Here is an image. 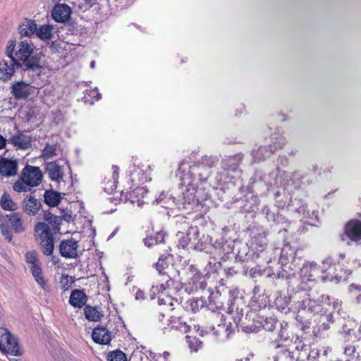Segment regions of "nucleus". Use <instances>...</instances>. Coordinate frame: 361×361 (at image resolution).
Masks as SVG:
<instances>
[{
    "label": "nucleus",
    "instance_id": "f257e3e1",
    "mask_svg": "<svg viewBox=\"0 0 361 361\" xmlns=\"http://www.w3.org/2000/svg\"><path fill=\"white\" fill-rule=\"evenodd\" d=\"M32 47V44L27 40L22 41L18 44V50L16 51V58H15L17 62L16 66L32 71L41 68L40 59L33 54Z\"/></svg>",
    "mask_w": 361,
    "mask_h": 361
},
{
    "label": "nucleus",
    "instance_id": "f03ea898",
    "mask_svg": "<svg viewBox=\"0 0 361 361\" xmlns=\"http://www.w3.org/2000/svg\"><path fill=\"white\" fill-rule=\"evenodd\" d=\"M42 173L39 167L27 166L21 174L20 178L13 185V190L17 192H27L31 188L37 186L42 181Z\"/></svg>",
    "mask_w": 361,
    "mask_h": 361
},
{
    "label": "nucleus",
    "instance_id": "7ed1b4c3",
    "mask_svg": "<svg viewBox=\"0 0 361 361\" xmlns=\"http://www.w3.org/2000/svg\"><path fill=\"white\" fill-rule=\"evenodd\" d=\"M329 259H326L322 263V267L321 268L318 267L317 264H312L303 267L302 271H310V274L309 276V281H314L316 279L314 278L315 275L319 271L322 273V275L319 276L321 280L323 282L327 281H334L335 280L336 282L339 281L338 276L335 274V265H330Z\"/></svg>",
    "mask_w": 361,
    "mask_h": 361
},
{
    "label": "nucleus",
    "instance_id": "20e7f679",
    "mask_svg": "<svg viewBox=\"0 0 361 361\" xmlns=\"http://www.w3.org/2000/svg\"><path fill=\"white\" fill-rule=\"evenodd\" d=\"M0 350L13 356L23 353L18 338L4 328H0Z\"/></svg>",
    "mask_w": 361,
    "mask_h": 361
},
{
    "label": "nucleus",
    "instance_id": "39448f33",
    "mask_svg": "<svg viewBox=\"0 0 361 361\" xmlns=\"http://www.w3.org/2000/svg\"><path fill=\"white\" fill-rule=\"evenodd\" d=\"M33 90L34 87L24 81L16 82L11 87V92L17 99H25Z\"/></svg>",
    "mask_w": 361,
    "mask_h": 361
},
{
    "label": "nucleus",
    "instance_id": "423d86ee",
    "mask_svg": "<svg viewBox=\"0 0 361 361\" xmlns=\"http://www.w3.org/2000/svg\"><path fill=\"white\" fill-rule=\"evenodd\" d=\"M71 14V8L66 4H57L51 12L53 19L58 23L67 22Z\"/></svg>",
    "mask_w": 361,
    "mask_h": 361
},
{
    "label": "nucleus",
    "instance_id": "0eeeda50",
    "mask_svg": "<svg viewBox=\"0 0 361 361\" xmlns=\"http://www.w3.org/2000/svg\"><path fill=\"white\" fill-rule=\"evenodd\" d=\"M17 63L15 59H0V81L9 80L15 73V66Z\"/></svg>",
    "mask_w": 361,
    "mask_h": 361
},
{
    "label": "nucleus",
    "instance_id": "6e6552de",
    "mask_svg": "<svg viewBox=\"0 0 361 361\" xmlns=\"http://www.w3.org/2000/svg\"><path fill=\"white\" fill-rule=\"evenodd\" d=\"M78 243L73 239L63 240L59 246L60 254L66 258H75L78 255Z\"/></svg>",
    "mask_w": 361,
    "mask_h": 361
},
{
    "label": "nucleus",
    "instance_id": "1a4fd4ad",
    "mask_svg": "<svg viewBox=\"0 0 361 361\" xmlns=\"http://www.w3.org/2000/svg\"><path fill=\"white\" fill-rule=\"evenodd\" d=\"M345 233L353 241L361 240V221L357 219L349 221L345 226Z\"/></svg>",
    "mask_w": 361,
    "mask_h": 361
},
{
    "label": "nucleus",
    "instance_id": "9d476101",
    "mask_svg": "<svg viewBox=\"0 0 361 361\" xmlns=\"http://www.w3.org/2000/svg\"><path fill=\"white\" fill-rule=\"evenodd\" d=\"M18 162L16 160L2 158L0 159V174L3 176H13L17 173Z\"/></svg>",
    "mask_w": 361,
    "mask_h": 361
},
{
    "label": "nucleus",
    "instance_id": "9b49d317",
    "mask_svg": "<svg viewBox=\"0 0 361 361\" xmlns=\"http://www.w3.org/2000/svg\"><path fill=\"white\" fill-rule=\"evenodd\" d=\"M31 137L20 131L12 135L8 142L20 149H27L31 146Z\"/></svg>",
    "mask_w": 361,
    "mask_h": 361
},
{
    "label": "nucleus",
    "instance_id": "f8f14e48",
    "mask_svg": "<svg viewBox=\"0 0 361 361\" xmlns=\"http://www.w3.org/2000/svg\"><path fill=\"white\" fill-rule=\"evenodd\" d=\"M41 207V202L32 195H27L23 202V209L29 215H35Z\"/></svg>",
    "mask_w": 361,
    "mask_h": 361
},
{
    "label": "nucleus",
    "instance_id": "ddd939ff",
    "mask_svg": "<svg viewBox=\"0 0 361 361\" xmlns=\"http://www.w3.org/2000/svg\"><path fill=\"white\" fill-rule=\"evenodd\" d=\"M92 338L95 343L103 345L109 344L111 340L110 332L104 327L94 328Z\"/></svg>",
    "mask_w": 361,
    "mask_h": 361
},
{
    "label": "nucleus",
    "instance_id": "4468645a",
    "mask_svg": "<svg viewBox=\"0 0 361 361\" xmlns=\"http://www.w3.org/2000/svg\"><path fill=\"white\" fill-rule=\"evenodd\" d=\"M35 232L37 234V240L39 243L53 238L49 226L42 222L36 224Z\"/></svg>",
    "mask_w": 361,
    "mask_h": 361
},
{
    "label": "nucleus",
    "instance_id": "2eb2a0df",
    "mask_svg": "<svg viewBox=\"0 0 361 361\" xmlns=\"http://www.w3.org/2000/svg\"><path fill=\"white\" fill-rule=\"evenodd\" d=\"M46 169L51 180L58 183L63 180V169L55 162L48 163Z\"/></svg>",
    "mask_w": 361,
    "mask_h": 361
},
{
    "label": "nucleus",
    "instance_id": "dca6fc26",
    "mask_svg": "<svg viewBox=\"0 0 361 361\" xmlns=\"http://www.w3.org/2000/svg\"><path fill=\"white\" fill-rule=\"evenodd\" d=\"M0 231L1 235L8 242L13 239V232L8 215H0Z\"/></svg>",
    "mask_w": 361,
    "mask_h": 361
},
{
    "label": "nucleus",
    "instance_id": "f3484780",
    "mask_svg": "<svg viewBox=\"0 0 361 361\" xmlns=\"http://www.w3.org/2000/svg\"><path fill=\"white\" fill-rule=\"evenodd\" d=\"M37 31L35 20L25 18L19 25V32L22 37H30Z\"/></svg>",
    "mask_w": 361,
    "mask_h": 361
},
{
    "label": "nucleus",
    "instance_id": "a211bd4d",
    "mask_svg": "<svg viewBox=\"0 0 361 361\" xmlns=\"http://www.w3.org/2000/svg\"><path fill=\"white\" fill-rule=\"evenodd\" d=\"M87 297L83 290H74L72 291L69 302L75 307H82L87 302Z\"/></svg>",
    "mask_w": 361,
    "mask_h": 361
},
{
    "label": "nucleus",
    "instance_id": "6ab92c4d",
    "mask_svg": "<svg viewBox=\"0 0 361 361\" xmlns=\"http://www.w3.org/2000/svg\"><path fill=\"white\" fill-rule=\"evenodd\" d=\"M44 202L50 206H57L61 200V193L53 190H46L44 195Z\"/></svg>",
    "mask_w": 361,
    "mask_h": 361
},
{
    "label": "nucleus",
    "instance_id": "aec40b11",
    "mask_svg": "<svg viewBox=\"0 0 361 361\" xmlns=\"http://www.w3.org/2000/svg\"><path fill=\"white\" fill-rule=\"evenodd\" d=\"M11 229L16 233H22L25 231L21 215L19 213H13L8 215Z\"/></svg>",
    "mask_w": 361,
    "mask_h": 361
},
{
    "label": "nucleus",
    "instance_id": "412c9836",
    "mask_svg": "<svg viewBox=\"0 0 361 361\" xmlns=\"http://www.w3.org/2000/svg\"><path fill=\"white\" fill-rule=\"evenodd\" d=\"M53 26L50 25H42L39 28L37 27L36 35L43 41H47L51 39L53 34Z\"/></svg>",
    "mask_w": 361,
    "mask_h": 361
},
{
    "label": "nucleus",
    "instance_id": "4be33fe9",
    "mask_svg": "<svg viewBox=\"0 0 361 361\" xmlns=\"http://www.w3.org/2000/svg\"><path fill=\"white\" fill-rule=\"evenodd\" d=\"M0 205L3 209L8 211H15L18 208L16 203L13 201L10 195L6 192L1 197Z\"/></svg>",
    "mask_w": 361,
    "mask_h": 361
},
{
    "label": "nucleus",
    "instance_id": "5701e85b",
    "mask_svg": "<svg viewBox=\"0 0 361 361\" xmlns=\"http://www.w3.org/2000/svg\"><path fill=\"white\" fill-rule=\"evenodd\" d=\"M85 318L89 321L97 322L100 319L102 314L94 307L86 306L84 308Z\"/></svg>",
    "mask_w": 361,
    "mask_h": 361
},
{
    "label": "nucleus",
    "instance_id": "b1692460",
    "mask_svg": "<svg viewBox=\"0 0 361 361\" xmlns=\"http://www.w3.org/2000/svg\"><path fill=\"white\" fill-rule=\"evenodd\" d=\"M30 270L37 283L44 288L46 286V282L42 276L40 267L39 265H32Z\"/></svg>",
    "mask_w": 361,
    "mask_h": 361
},
{
    "label": "nucleus",
    "instance_id": "393cba45",
    "mask_svg": "<svg viewBox=\"0 0 361 361\" xmlns=\"http://www.w3.org/2000/svg\"><path fill=\"white\" fill-rule=\"evenodd\" d=\"M218 159L216 157L214 156H204L201 158V159L197 163L198 166H206L208 168H212L217 163Z\"/></svg>",
    "mask_w": 361,
    "mask_h": 361
},
{
    "label": "nucleus",
    "instance_id": "a878e982",
    "mask_svg": "<svg viewBox=\"0 0 361 361\" xmlns=\"http://www.w3.org/2000/svg\"><path fill=\"white\" fill-rule=\"evenodd\" d=\"M44 220L49 222L54 228L59 229V225L61 223L62 219L59 216H55L53 214L49 212L44 214Z\"/></svg>",
    "mask_w": 361,
    "mask_h": 361
},
{
    "label": "nucleus",
    "instance_id": "bb28decb",
    "mask_svg": "<svg viewBox=\"0 0 361 361\" xmlns=\"http://www.w3.org/2000/svg\"><path fill=\"white\" fill-rule=\"evenodd\" d=\"M108 361H127L125 353L120 350L109 352L107 355Z\"/></svg>",
    "mask_w": 361,
    "mask_h": 361
},
{
    "label": "nucleus",
    "instance_id": "cd10ccee",
    "mask_svg": "<svg viewBox=\"0 0 361 361\" xmlns=\"http://www.w3.org/2000/svg\"><path fill=\"white\" fill-rule=\"evenodd\" d=\"M42 252L46 255H51L54 251V239L39 243Z\"/></svg>",
    "mask_w": 361,
    "mask_h": 361
},
{
    "label": "nucleus",
    "instance_id": "c85d7f7f",
    "mask_svg": "<svg viewBox=\"0 0 361 361\" xmlns=\"http://www.w3.org/2000/svg\"><path fill=\"white\" fill-rule=\"evenodd\" d=\"M186 338L188 340L189 347L192 350L197 351L199 349L202 348V342L199 338L190 336H186Z\"/></svg>",
    "mask_w": 361,
    "mask_h": 361
},
{
    "label": "nucleus",
    "instance_id": "c756f323",
    "mask_svg": "<svg viewBox=\"0 0 361 361\" xmlns=\"http://www.w3.org/2000/svg\"><path fill=\"white\" fill-rule=\"evenodd\" d=\"M56 155V147L55 145H47L42 152L44 159H50Z\"/></svg>",
    "mask_w": 361,
    "mask_h": 361
},
{
    "label": "nucleus",
    "instance_id": "7c9ffc66",
    "mask_svg": "<svg viewBox=\"0 0 361 361\" xmlns=\"http://www.w3.org/2000/svg\"><path fill=\"white\" fill-rule=\"evenodd\" d=\"M16 46V42L14 39H10L6 45V55L9 58V60L15 59L13 52Z\"/></svg>",
    "mask_w": 361,
    "mask_h": 361
},
{
    "label": "nucleus",
    "instance_id": "2f4dec72",
    "mask_svg": "<svg viewBox=\"0 0 361 361\" xmlns=\"http://www.w3.org/2000/svg\"><path fill=\"white\" fill-rule=\"evenodd\" d=\"M113 180L110 181V185L108 188L107 186L104 187V189L106 190H112L116 187L117 178L118 176V167L116 166H113Z\"/></svg>",
    "mask_w": 361,
    "mask_h": 361
},
{
    "label": "nucleus",
    "instance_id": "473e14b6",
    "mask_svg": "<svg viewBox=\"0 0 361 361\" xmlns=\"http://www.w3.org/2000/svg\"><path fill=\"white\" fill-rule=\"evenodd\" d=\"M27 262L32 265H39L37 254L34 251L27 252L25 255Z\"/></svg>",
    "mask_w": 361,
    "mask_h": 361
},
{
    "label": "nucleus",
    "instance_id": "72a5a7b5",
    "mask_svg": "<svg viewBox=\"0 0 361 361\" xmlns=\"http://www.w3.org/2000/svg\"><path fill=\"white\" fill-rule=\"evenodd\" d=\"M361 293V290L354 284L349 286V294L352 299H355L359 293Z\"/></svg>",
    "mask_w": 361,
    "mask_h": 361
},
{
    "label": "nucleus",
    "instance_id": "f704fd0d",
    "mask_svg": "<svg viewBox=\"0 0 361 361\" xmlns=\"http://www.w3.org/2000/svg\"><path fill=\"white\" fill-rule=\"evenodd\" d=\"M302 305H304V308H308V310L311 312L315 311V307H317L315 305V302L311 300L310 299L305 300L302 301Z\"/></svg>",
    "mask_w": 361,
    "mask_h": 361
},
{
    "label": "nucleus",
    "instance_id": "c9c22d12",
    "mask_svg": "<svg viewBox=\"0 0 361 361\" xmlns=\"http://www.w3.org/2000/svg\"><path fill=\"white\" fill-rule=\"evenodd\" d=\"M70 281H71V278H70L68 275H63L61 280L60 281V283L61 284L62 286L61 288L68 289V286H66V285H68V283Z\"/></svg>",
    "mask_w": 361,
    "mask_h": 361
},
{
    "label": "nucleus",
    "instance_id": "e433bc0d",
    "mask_svg": "<svg viewBox=\"0 0 361 361\" xmlns=\"http://www.w3.org/2000/svg\"><path fill=\"white\" fill-rule=\"evenodd\" d=\"M185 165V162L184 161H181L179 164V168L178 169V173L180 174V178H182L185 175V171H187V168L184 167Z\"/></svg>",
    "mask_w": 361,
    "mask_h": 361
},
{
    "label": "nucleus",
    "instance_id": "4c0bfd02",
    "mask_svg": "<svg viewBox=\"0 0 361 361\" xmlns=\"http://www.w3.org/2000/svg\"><path fill=\"white\" fill-rule=\"evenodd\" d=\"M160 266H162V259L161 257L159 259V261L156 264V268L159 271V273L161 274L162 271L159 269Z\"/></svg>",
    "mask_w": 361,
    "mask_h": 361
},
{
    "label": "nucleus",
    "instance_id": "58836bf2",
    "mask_svg": "<svg viewBox=\"0 0 361 361\" xmlns=\"http://www.w3.org/2000/svg\"><path fill=\"white\" fill-rule=\"evenodd\" d=\"M6 140L4 138L2 135H0V149L5 147Z\"/></svg>",
    "mask_w": 361,
    "mask_h": 361
},
{
    "label": "nucleus",
    "instance_id": "ea45409f",
    "mask_svg": "<svg viewBox=\"0 0 361 361\" xmlns=\"http://www.w3.org/2000/svg\"><path fill=\"white\" fill-rule=\"evenodd\" d=\"M85 3L90 6H92L97 2V0H85Z\"/></svg>",
    "mask_w": 361,
    "mask_h": 361
},
{
    "label": "nucleus",
    "instance_id": "a19ab883",
    "mask_svg": "<svg viewBox=\"0 0 361 361\" xmlns=\"http://www.w3.org/2000/svg\"><path fill=\"white\" fill-rule=\"evenodd\" d=\"M121 195V199L123 198V200L125 201H127L128 200H130V198L128 197L127 192H122Z\"/></svg>",
    "mask_w": 361,
    "mask_h": 361
},
{
    "label": "nucleus",
    "instance_id": "79ce46f5",
    "mask_svg": "<svg viewBox=\"0 0 361 361\" xmlns=\"http://www.w3.org/2000/svg\"><path fill=\"white\" fill-rule=\"evenodd\" d=\"M355 300L357 303L361 302V293L355 298Z\"/></svg>",
    "mask_w": 361,
    "mask_h": 361
},
{
    "label": "nucleus",
    "instance_id": "37998d69",
    "mask_svg": "<svg viewBox=\"0 0 361 361\" xmlns=\"http://www.w3.org/2000/svg\"><path fill=\"white\" fill-rule=\"evenodd\" d=\"M189 232L190 233L193 232L194 234H196L197 233V228H190L189 230Z\"/></svg>",
    "mask_w": 361,
    "mask_h": 361
},
{
    "label": "nucleus",
    "instance_id": "c03bdc74",
    "mask_svg": "<svg viewBox=\"0 0 361 361\" xmlns=\"http://www.w3.org/2000/svg\"><path fill=\"white\" fill-rule=\"evenodd\" d=\"M149 240H152H152H153V239H152V238L146 239V240H145V245H147L148 246H150L152 243H150V241H149Z\"/></svg>",
    "mask_w": 361,
    "mask_h": 361
},
{
    "label": "nucleus",
    "instance_id": "a18cd8bd",
    "mask_svg": "<svg viewBox=\"0 0 361 361\" xmlns=\"http://www.w3.org/2000/svg\"><path fill=\"white\" fill-rule=\"evenodd\" d=\"M169 356V353L168 352H164V353H163V357H164V359H165V360H166Z\"/></svg>",
    "mask_w": 361,
    "mask_h": 361
},
{
    "label": "nucleus",
    "instance_id": "49530a36",
    "mask_svg": "<svg viewBox=\"0 0 361 361\" xmlns=\"http://www.w3.org/2000/svg\"><path fill=\"white\" fill-rule=\"evenodd\" d=\"M166 301L164 298L159 299V305H161L162 304V302H164V304L166 305Z\"/></svg>",
    "mask_w": 361,
    "mask_h": 361
},
{
    "label": "nucleus",
    "instance_id": "de8ad7c7",
    "mask_svg": "<svg viewBox=\"0 0 361 361\" xmlns=\"http://www.w3.org/2000/svg\"><path fill=\"white\" fill-rule=\"evenodd\" d=\"M159 316H158V318H159V319H161V317H164V314L161 312H159Z\"/></svg>",
    "mask_w": 361,
    "mask_h": 361
},
{
    "label": "nucleus",
    "instance_id": "09e8293b",
    "mask_svg": "<svg viewBox=\"0 0 361 361\" xmlns=\"http://www.w3.org/2000/svg\"><path fill=\"white\" fill-rule=\"evenodd\" d=\"M181 244H182V246L184 247L187 245V241L185 240H183Z\"/></svg>",
    "mask_w": 361,
    "mask_h": 361
},
{
    "label": "nucleus",
    "instance_id": "8fccbe9b",
    "mask_svg": "<svg viewBox=\"0 0 361 361\" xmlns=\"http://www.w3.org/2000/svg\"><path fill=\"white\" fill-rule=\"evenodd\" d=\"M200 276H201V274H199V273H197V274H196L194 276V277H195L196 279H198L200 277Z\"/></svg>",
    "mask_w": 361,
    "mask_h": 361
},
{
    "label": "nucleus",
    "instance_id": "3c124183",
    "mask_svg": "<svg viewBox=\"0 0 361 361\" xmlns=\"http://www.w3.org/2000/svg\"><path fill=\"white\" fill-rule=\"evenodd\" d=\"M94 64H95V62L94 61H92L91 62V67L94 68Z\"/></svg>",
    "mask_w": 361,
    "mask_h": 361
},
{
    "label": "nucleus",
    "instance_id": "603ef678",
    "mask_svg": "<svg viewBox=\"0 0 361 361\" xmlns=\"http://www.w3.org/2000/svg\"><path fill=\"white\" fill-rule=\"evenodd\" d=\"M185 331H187L189 327L188 326H184Z\"/></svg>",
    "mask_w": 361,
    "mask_h": 361
},
{
    "label": "nucleus",
    "instance_id": "864d4df0",
    "mask_svg": "<svg viewBox=\"0 0 361 361\" xmlns=\"http://www.w3.org/2000/svg\"><path fill=\"white\" fill-rule=\"evenodd\" d=\"M11 361H18V360L13 358V359H11Z\"/></svg>",
    "mask_w": 361,
    "mask_h": 361
},
{
    "label": "nucleus",
    "instance_id": "5fc2aeb1",
    "mask_svg": "<svg viewBox=\"0 0 361 361\" xmlns=\"http://www.w3.org/2000/svg\"><path fill=\"white\" fill-rule=\"evenodd\" d=\"M281 263H283V257H281Z\"/></svg>",
    "mask_w": 361,
    "mask_h": 361
}]
</instances>
